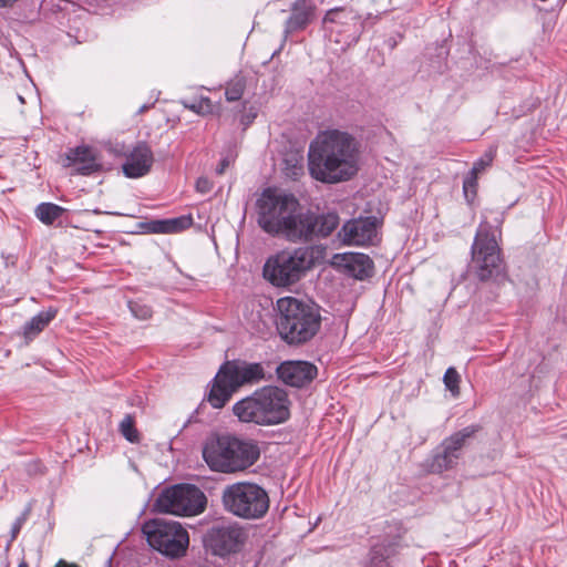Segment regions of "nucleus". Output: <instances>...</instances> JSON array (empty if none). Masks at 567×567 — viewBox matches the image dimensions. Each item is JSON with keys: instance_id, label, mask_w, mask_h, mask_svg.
Instances as JSON below:
<instances>
[{"instance_id": "obj_1", "label": "nucleus", "mask_w": 567, "mask_h": 567, "mask_svg": "<svg viewBox=\"0 0 567 567\" xmlns=\"http://www.w3.org/2000/svg\"><path fill=\"white\" fill-rule=\"evenodd\" d=\"M360 158V143L352 134L329 128L319 132L310 142L308 171L318 182L338 184L358 174Z\"/></svg>"}, {"instance_id": "obj_2", "label": "nucleus", "mask_w": 567, "mask_h": 567, "mask_svg": "<svg viewBox=\"0 0 567 567\" xmlns=\"http://www.w3.org/2000/svg\"><path fill=\"white\" fill-rule=\"evenodd\" d=\"M277 330L290 346H301L313 339L321 328V313L317 305L296 297L277 300Z\"/></svg>"}, {"instance_id": "obj_3", "label": "nucleus", "mask_w": 567, "mask_h": 567, "mask_svg": "<svg viewBox=\"0 0 567 567\" xmlns=\"http://www.w3.org/2000/svg\"><path fill=\"white\" fill-rule=\"evenodd\" d=\"M288 393L275 385H266L233 405V413L240 422L272 426L290 417Z\"/></svg>"}, {"instance_id": "obj_4", "label": "nucleus", "mask_w": 567, "mask_h": 567, "mask_svg": "<svg viewBox=\"0 0 567 567\" xmlns=\"http://www.w3.org/2000/svg\"><path fill=\"white\" fill-rule=\"evenodd\" d=\"M324 257L326 248L321 245L284 249L266 260L264 277L275 287H290L323 261Z\"/></svg>"}, {"instance_id": "obj_5", "label": "nucleus", "mask_w": 567, "mask_h": 567, "mask_svg": "<svg viewBox=\"0 0 567 567\" xmlns=\"http://www.w3.org/2000/svg\"><path fill=\"white\" fill-rule=\"evenodd\" d=\"M258 446L251 441L230 435L212 436L203 446V458L212 471L219 473L243 472L259 458Z\"/></svg>"}, {"instance_id": "obj_6", "label": "nucleus", "mask_w": 567, "mask_h": 567, "mask_svg": "<svg viewBox=\"0 0 567 567\" xmlns=\"http://www.w3.org/2000/svg\"><path fill=\"white\" fill-rule=\"evenodd\" d=\"M264 378L265 370L260 363L227 361L214 379L208 402L213 408L220 409L240 386L259 382Z\"/></svg>"}, {"instance_id": "obj_7", "label": "nucleus", "mask_w": 567, "mask_h": 567, "mask_svg": "<svg viewBox=\"0 0 567 567\" xmlns=\"http://www.w3.org/2000/svg\"><path fill=\"white\" fill-rule=\"evenodd\" d=\"M224 509L243 519H259L269 509V496L264 487L251 482L226 485L221 492Z\"/></svg>"}, {"instance_id": "obj_8", "label": "nucleus", "mask_w": 567, "mask_h": 567, "mask_svg": "<svg viewBox=\"0 0 567 567\" xmlns=\"http://www.w3.org/2000/svg\"><path fill=\"white\" fill-rule=\"evenodd\" d=\"M256 206L260 228L271 236L281 237L291 214L299 208V202L291 194L268 188L257 199Z\"/></svg>"}, {"instance_id": "obj_9", "label": "nucleus", "mask_w": 567, "mask_h": 567, "mask_svg": "<svg viewBox=\"0 0 567 567\" xmlns=\"http://www.w3.org/2000/svg\"><path fill=\"white\" fill-rule=\"evenodd\" d=\"M142 533L152 548L169 558L184 556L189 545L188 532L175 520H146L142 526Z\"/></svg>"}, {"instance_id": "obj_10", "label": "nucleus", "mask_w": 567, "mask_h": 567, "mask_svg": "<svg viewBox=\"0 0 567 567\" xmlns=\"http://www.w3.org/2000/svg\"><path fill=\"white\" fill-rule=\"evenodd\" d=\"M471 252L472 269L480 280L486 281L501 274L502 258L496 229L487 223V216L480 224Z\"/></svg>"}, {"instance_id": "obj_11", "label": "nucleus", "mask_w": 567, "mask_h": 567, "mask_svg": "<svg viewBox=\"0 0 567 567\" xmlns=\"http://www.w3.org/2000/svg\"><path fill=\"white\" fill-rule=\"evenodd\" d=\"M339 216L336 213L317 215L310 210L296 209L281 235L291 243L310 241L315 238L329 236L339 226Z\"/></svg>"}, {"instance_id": "obj_12", "label": "nucleus", "mask_w": 567, "mask_h": 567, "mask_svg": "<svg viewBox=\"0 0 567 567\" xmlns=\"http://www.w3.org/2000/svg\"><path fill=\"white\" fill-rule=\"evenodd\" d=\"M207 505V497L195 485H175L163 491L155 501V508L159 513L177 516H195L203 513Z\"/></svg>"}, {"instance_id": "obj_13", "label": "nucleus", "mask_w": 567, "mask_h": 567, "mask_svg": "<svg viewBox=\"0 0 567 567\" xmlns=\"http://www.w3.org/2000/svg\"><path fill=\"white\" fill-rule=\"evenodd\" d=\"M322 28L330 40L350 47L357 43L363 33L364 20L350 7H336L326 12Z\"/></svg>"}, {"instance_id": "obj_14", "label": "nucleus", "mask_w": 567, "mask_h": 567, "mask_svg": "<svg viewBox=\"0 0 567 567\" xmlns=\"http://www.w3.org/2000/svg\"><path fill=\"white\" fill-rule=\"evenodd\" d=\"M478 429L477 425H470L444 439L432 455L429 463L430 471L440 474L454 468L467 440L472 439Z\"/></svg>"}, {"instance_id": "obj_15", "label": "nucleus", "mask_w": 567, "mask_h": 567, "mask_svg": "<svg viewBox=\"0 0 567 567\" xmlns=\"http://www.w3.org/2000/svg\"><path fill=\"white\" fill-rule=\"evenodd\" d=\"M244 542L245 533L236 525L214 526L205 536L206 546L221 557L239 550Z\"/></svg>"}, {"instance_id": "obj_16", "label": "nucleus", "mask_w": 567, "mask_h": 567, "mask_svg": "<svg viewBox=\"0 0 567 567\" xmlns=\"http://www.w3.org/2000/svg\"><path fill=\"white\" fill-rule=\"evenodd\" d=\"M339 237L347 245L364 246L377 238V218L367 217L347 221L339 231Z\"/></svg>"}, {"instance_id": "obj_17", "label": "nucleus", "mask_w": 567, "mask_h": 567, "mask_svg": "<svg viewBox=\"0 0 567 567\" xmlns=\"http://www.w3.org/2000/svg\"><path fill=\"white\" fill-rule=\"evenodd\" d=\"M278 378L290 386L301 388L317 375V368L307 361H286L277 368Z\"/></svg>"}, {"instance_id": "obj_18", "label": "nucleus", "mask_w": 567, "mask_h": 567, "mask_svg": "<svg viewBox=\"0 0 567 567\" xmlns=\"http://www.w3.org/2000/svg\"><path fill=\"white\" fill-rule=\"evenodd\" d=\"M333 265L359 280L371 277L373 272V261L368 255L360 252L337 254L333 256Z\"/></svg>"}, {"instance_id": "obj_19", "label": "nucleus", "mask_w": 567, "mask_h": 567, "mask_svg": "<svg viewBox=\"0 0 567 567\" xmlns=\"http://www.w3.org/2000/svg\"><path fill=\"white\" fill-rule=\"evenodd\" d=\"M153 162V153L148 145L140 143L126 157L123 164V173L130 178L142 177L151 171Z\"/></svg>"}, {"instance_id": "obj_20", "label": "nucleus", "mask_w": 567, "mask_h": 567, "mask_svg": "<svg viewBox=\"0 0 567 567\" xmlns=\"http://www.w3.org/2000/svg\"><path fill=\"white\" fill-rule=\"evenodd\" d=\"M316 4L312 0H296L291 6V14L286 22V33L305 29L313 19Z\"/></svg>"}, {"instance_id": "obj_21", "label": "nucleus", "mask_w": 567, "mask_h": 567, "mask_svg": "<svg viewBox=\"0 0 567 567\" xmlns=\"http://www.w3.org/2000/svg\"><path fill=\"white\" fill-rule=\"evenodd\" d=\"M193 224L190 216H179L169 219H158L144 223L142 228L148 234H174L182 231Z\"/></svg>"}, {"instance_id": "obj_22", "label": "nucleus", "mask_w": 567, "mask_h": 567, "mask_svg": "<svg viewBox=\"0 0 567 567\" xmlns=\"http://www.w3.org/2000/svg\"><path fill=\"white\" fill-rule=\"evenodd\" d=\"M68 159L78 165V173L81 175H89L100 169L95 153L91 147L80 146L71 150L68 154Z\"/></svg>"}, {"instance_id": "obj_23", "label": "nucleus", "mask_w": 567, "mask_h": 567, "mask_svg": "<svg viewBox=\"0 0 567 567\" xmlns=\"http://www.w3.org/2000/svg\"><path fill=\"white\" fill-rule=\"evenodd\" d=\"M396 540H383L372 546L369 554V564L371 567H388L390 559L398 553Z\"/></svg>"}, {"instance_id": "obj_24", "label": "nucleus", "mask_w": 567, "mask_h": 567, "mask_svg": "<svg viewBox=\"0 0 567 567\" xmlns=\"http://www.w3.org/2000/svg\"><path fill=\"white\" fill-rule=\"evenodd\" d=\"M56 316V310L50 308L45 311L39 312L24 326V336L32 338L40 333Z\"/></svg>"}, {"instance_id": "obj_25", "label": "nucleus", "mask_w": 567, "mask_h": 567, "mask_svg": "<svg viewBox=\"0 0 567 567\" xmlns=\"http://www.w3.org/2000/svg\"><path fill=\"white\" fill-rule=\"evenodd\" d=\"M64 208L53 203H42L35 208V216L45 225H52L64 213Z\"/></svg>"}, {"instance_id": "obj_26", "label": "nucleus", "mask_w": 567, "mask_h": 567, "mask_svg": "<svg viewBox=\"0 0 567 567\" xmlns=\"http://www.w3.org/2000/svg\"><path fill=\"white\" fill-rule=\"evenodd\" d=\"M246 81L243 76L237 75L231 79L226 86L225 96L229 102L238 101L244 94Z\"/></svg>"}, {"instance_id": "obj_27", "label": "nucleus", "mask_w": 567, "mask_h": 567, "mask_svg": "<svg viewBox=\"0 0 567 567\" xmlns=\"http://www.w3.org/2000/svg\"><path fill=\"white\" fill-rule=\"evenodd\" d=\"M182 104L184 105V107L199 115L212 114L214 111V105L208 97H200L199 100L194 101L183 100Z\"/></svg>"}, {"instance_id": "obj_28", "label": "nucleus", "mask_w": 567, "mask_h": 567, "mask_svg": "<svg viewBox=\"0 0 567 567\" xmlns=\"http://www.w3.org/2000/svg\"><path fill=\"white\" fill-rule=\"evenodd\" d=\"M120 432L131 443L138 441V432L134 426V417L131 414L125 415L121 421Z\"/></svg>"}, {"instance_id": "obj_29", "label": "nucleus", "mask_w": 567, "mask_h": 567, "mask_svg": "<svg viewBox=\"0 0 567 567\" xmlns=\"http://www.w3.org/2000/svg\"><path fill=\"white\" fill-rule=\"evenodd\" d=\"M460 374L454 368H449L445 371L443 381L446 389L453 394V396H457L460 394Z\"/></svg>"}, {"instance_id": "obj_30", "label": "nucleus", "mask_w": 567, "mask_h": 567, "mask_svg": "<svg viewBox=\"0 0 567 567\" xmlns=\"http://www.w3.org/2000/svg\"><path fill=\"white\" fill-rule=\"evenodd\" d=\"M494 154L493 152L486 153L483 157H481L477 162L474 163V166L472 168V174L477 175L478 173L483 172L485 167L489 166L493 162Z\"/></svg>"}, {"instance_id": "obj_31", "label": "nucleus", "mask_w": 567, "mask_h": 567, "mask_svg": "<svg viewBox=\"0 0 567 567\" xmlns=\"http://www.w3.org/2000/svg\"><path fill=\"white\" fill-rule=\"evenodd\" d=\"M196 190L200 194H207L213 189V183L207 177H199L196 181Z\"/></svg>"}, {"instance_id": "obj_32", "label": "nucleus", "mask_w": 567, "mask_h": 567, "mask_svg": "<svg viewBox=\"0 0 567 567\" xmlns=\"http://www.w3.org/2000/svg\"><path fill=\"white\" fill-rule=\"evenodd\" d=\"M27 515H28V512H24L21 516H19L16 522L13 523L12 525V528H11V539H16V537L18 536V534L20 533L23 524L25 523L27 520Z\"/></svg>"}, {"instance_id": "obj_33", "label": "nucleus", "mask_w": 567, "mask_h": 567, "mask_svg": "<svg viewBox=\"0 0 567 567\" xmlns=\"http://www.w3.org/2000/svg\"><path fill=\"white\" fill-rule=\"evenodd\" d=\"M475 178H476V175H474L472 178L464 181L463 188H464L465 196H467L470 188H474Z\"/></svg>"}, {"instance_id": "obj_34", "label": "nucleus", "mask_w": 567, "mask_h": 567, "mask_svg": "<svg viewBox=\"0 0 567 567\" xmlns=\"http://www.w3.org/2000/svg\"><path fill=\"white\" fill-rule=\"evenodd\" d=\"M227 166H228V161H227L226 158H224V159L219 163L218 167L216 168V173H217L218 175L224 174V172H225V169H226V167H227Z\"/></svg>"}, {"instance_id": "obj_35", "label": "nucleus", "mask_w": 567, "mask_h": 567, "mask_svg": "<svg viewBox=\"0 0 567 567\" xmlns=\"http://www.w3.org/2000/svg\"><path fill=\"white\" fill-rule=\"evenodd\" d=\"M131 309H132V312H133L136 317H140V318L145 319V318H147V317L150 316V309H147V308L142 309L141 315H138V313L136 312L135 308H133V307H132Z\"/></svg>"}, {"instance_id": "obj_36", "label": "nucleus", "mask_w": 567, "mask_h": 567, "mask_svg": "<svg viewBox=\"0 0 567 567\" xmlns=\"http://www.w3.org/2000/svg\"><path fill=\"white\" fill-rule=\"evenodd\" d=\"M256 117V113H252V114H249L247 115L245 118H243V122L245 124H249L250 122H252V120Z\"/></svg>"}, {"instance_id": "obj_37", "label": "nucleus", "mask_w": 567, "mask_h": 567, "mask_svg": "<svg viewBox=\"0 0 567 567\" xmlns=\"http://www.w3.org/2000/svg\"><path fill=\"white\" fill-rule=\"evenodd\" d=\"M496 221V228L502 224L503 219L501 217L495 218Z\"/></svg>"}, {"instance_id": "obj_38", "label": "nucleus", "mask_w": 567, "mask_h": 567, "mask_svg": "<svg viewBox=\"0 0 567 567\" xmlns=\"http://www.w3.org/2000/svg\"><path fill=\"white\" fill-rule=\"evenodd\" d=\"M18 567H29V566H28V564H27L24 560H22V561L19 564V566H18Z\"/></svg>"}, {"instance_id": "obj_39", "label": "nucleus", "mask_w": 567, "mask_h": 567, "mask_svg": "<svg viewBox=\"0 0 567 567\" xmlns=\"http://www.w3.org/2000/svg\"><path fill=\"white\" fill-rule=\"evenodd\" d=\"M147 109V106H142L141 110H140V113L144 112L145 110Z\"/></svg>"}]
</instances>
